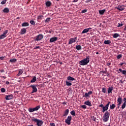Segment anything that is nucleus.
Returning a JSON list of instances; mask_svg holds the SVG:
<instances>
[{
  "label": "nucleus",
  "mask_w": 126,
  "mask_h": 126,
  "mask_svg": "<svg viewBox=\"0 0 126 126\" xmlns=\"http://www.w3.org/2000/svg\"><path fill=\"white\" fill-rule=\"evenodd\" d=\"M90 57L88 56L86 58L82 60L79 62V64H80V65H86V64L89 63V62H90Z\"/></svg>",
  "instance_id": "1"
},
{
  "label": "nucleus",
  "mask_w": 126,
  "mask_h": 126,
  "mask_svg": "<svg viewBox=\"0 0 126 126\" xmlns=\"http://www.w3.org/2000/svg\"><path fill=\"white\" fill-rule=\"evenodd\" d=\"M110 104H111V102L108 101L107 104H106L104 106L102 104L99 105V107L100 108H102V113H104V112L107 111L108 109H109V106H110Z\"/></svg>",
  "instance_id": "2"
},
{
  "label": "nucleus",
  "mask_w": 126,
  "mask_h": 126,
  "mask_svg": "<svg viewBox=\"0 0 126 126\" xmlns=\"http://www.w3.org/2000/svg\"><path fill=\"white\" fill-rule=\"evenodd\" d=\"M110 118V112L106 111L104 114L102 118V121L104 123H107Z\"/></svg>",
  "instance_id": "3"
},
{
  "label": "nucleus",
  "mask_w": 126,
  "mask_h": 126,
  "mask_svg": "<svg viewBox=\"0 0 126 126\" xmlns=\"http://www.w3.org/2000/svg\"><path fill=\"white\" fill-rule=\"evenodd\" d=\"M32 122H34V123H36V126H42L44 124V122H43V121L40 120L37 118H33L32 119Z\"/></svg>",
  "instance_id": "4"
},
{
  "label": "nucleus",
  "mask_w": 126,
  "mask_h": 126,
  "mask_svg": "<svg viewBox=\"0 0 126 126\" xmlns=\"http://www.w3.org/2000/svg\"><path fill=\"white\" fill-rule=\"evenodd\" d=\"M44 38V35L42 34H39L38 35L36 36L34 38V41L36 42V41H41L42 39Z\"/></svg>",
  "instance_id": "5"
},
{
  "label": "nucleus",
  "mask_w": 126,
  "mask_h": 126,
  "mask_svg": "<svg viewBox=\"0 0 126 126\" xmlns=\"http://www.w3.org/2000/svg\"><path fill=\"white\" fill-rule=\"evenodd\" d=\"M77 41V37L71 38L69 39L68 45H71L73 43H75Z\"/></svg>",
  "instance_id": "6"
},
{
  "label": "nucleus",
  "mask_w": 126,
  "mask_h": 126,
  "mask_svg": "<svg viewBox=\"0 0 126 126\" xmlns=\"http://www.w3.org/2000/svg\"><path fill=\"white\" fill-rule=\"evenodd\" d=\"M72 119V117L71 116H69L67 117V119L65 120V123L67 124L68 126L70 125V122H71V120Z\"/></svg>",
  "instance_id": "7"
},
{
  "label": "nucleus",
  "mask_w": 126,
  "mask_h": 126,
  "mask_svg": "<svg viewBox=\"0 0 126 126\" xmlns=\"http://www.w3.org/2000/svg\"><path fill=\"white\" fill-rule=\"evenodd\" d=\"M30 87H31L32 89V93H36L37 92V88L35 85H31Z\"/></svg>",
  "instance_id": "8"
},
{
  "label": "nucleus",
  "mask_w": 126,
  "mask_h": 126,
  "mask_svg": "<svg viewBox=\"0 0 126 126\" xmlns=\"http://www.w3.org/2000/svg\"><path fill=\"white\" fill-rule=\"evenodd\" d=\"M5 99H6V100H11V99H13V95H6L5 97Z\"/></svg>",
  "instance_id": "9"
},
{
  "label": "nucleus",
  "mask_w": 126,
  "mask_h": 126,
  "mask_svg": "<svg viewBox=\"0 0 126 126\" xmlns=\"http://www.w3.org/2000/svg\"><path fill=\"white\" fill-rule=\"evenodd\" d=\"M58 41V37H52L50 39V43H54V42H57Z\"/></svg>",
  "instance_id": "10"
},
{
  "label": "nucleus",
  "mask_w": 126,
  "mask_h": 126,
  "mask_svg": "<svg viewBox=\"0 0 126 126\" xmlns=\"http://www.w3.org/2000/svg\"><path fill=\"white\" fill-rule=\"evenodd\" d=\"M91 29H92V28H91L85 29L82 32L81 34H84L85 33H88V32H89V30H91Z\"/></svg>",
  "instance_id": "11"
},
{
  "label": "nucleus",
  "mask_w": 126,
  "mask_h": 126,
  "mask_svg": "<svg viewBox=\"0 0 126 126\" xmlns=\"http://www.w3.org/2000/svg\"><path fill=\"white\" fill-rule=\"evenodd\" d=\"M113 90H114V87H109L107 90L108 94H110V93H113V92H112Z\"/></svg>",
  "instance_id": "12"
},
{
  "label": "nucleus",
  "mask_w": 126,
  "mask_h": 126,
  "mask_svg": "<svg viewBox=\"0 0 126 126\" xmlns=\"http://www.w3.org/2000/svg\"><path fill=\"white\" fill-rule=\"evenodd\" d=\"M117 102H118V105H122L123 103V98L119 97L117 99Z\"/></svg>",
  "instance_id": "13"
},
{
  "label": "nucleus",
  "mask_w": 126,
  "mask_h": 126,
  "mask_svg": "<svg viewBox=\"0 0 126 126\" xmlns=\"http://www.w3.org/2000/svg\"><path fill=\"white\" fill-rule=\"evenodd\" d=\"M116 8L120 11H123V10H125V7H124V6H118Z\"/></svg>",
  "instance_id": "14"
},
{
  "label": "nucleus",
  "mask_w": 126,
  "mask_h": 126,
  "mask_svg": "<svg viewBox=\"0 0 126 126\" xmlns=\"http://www.w3.org/2000/svg\"><path fill=\"white\" fill-rule=\"evenodd\" d=\"M85 105H87V106H89L90 107H91L92 106V104H91V102L90 101L88 100L87 101H85L84 102Z\"/></svg>",
  "instance_id": "15"
},
{
  "label": "nucleus",
  "mask_w": 126,
  "mask_h": 126,
  "mask_svg": "<svg viewBox=\"0 0 126 126\" xmlns=\"http://www.w3.org/2000/svg\"><path fill=\"white\" fill-rule=\"evenodd\" d=\"M45 5H46L47 7H50V6L52 5V2H51L50 1H47L45 2Z\"/></svg>",
  "instance_id": "16"
},
{
  "label": "nucleus",
  "mask_w": 126,
  "mask_h": 126,
  "mask_svg": "<svg viewBox=\"0 0 126 126\" xmlns=\"http://www.w3.org/2000/svg\"><path fill=\"white\" fill-rule=\"evenodd\" d=\"M24 71H23V69H19V72L17 75V76H20V75H21V74H22V73H23Z\"/></svg>",
  "instance_id": "17"
},
{
  "label": "nucleus",
  "mask_w": 126,
  "mask_h": 126,
  "mask_svg": "<svg viewBox=\"0 0 126 126\" xmlns=\"http://www.w3.org/2000/svg\"><path fill=\"white\" fill-rule=\"evenodd\" d=\"M3 12L4 13H8L9 12V9L7 7L4 8L3 10Z\"/></svg>",
  "instance_id": "18"
},
{
  "label": "nucleus",
  "mask_w": 126,
  "mask_h": 126,
  "mask_svg": "<svg viewBox=\"0 0 126 126\" xmlns=\"http://www.w3.org/2000/svg\"><path fill=\"white\" fill-rule=\"evenodd\" d=\"M26 29L23 28L21 30V34L24 35V34H25L26 33Z\"/></svg>",
  "instance_id": "19"
},
{
  "label": "nucleus",
  "mask_w": 126,
  "mask_h": 126,
  "mask_svg": "<svg viewBox=\"0 0 126 126\" xmlns=\"http://www.w3.org/2000/svg\"><path fill=\"white\" fill-rule=\"evenodd\" d=\"M68 113H69V109H67L64 112V114L63 115V117L67 116L68 115Z\"/></svg>",
  "instance_id": "20"
},
{
  "label": "nucleus",
  "mask_w": 126,
  "mask_h": 126,
  "mask_svg": "<svg viewBox=\"0 0 126 126\" xmlns=\"http://www.w3.org/2000/svg\"><path fill=\"white\" fill-rule=\"evenodd\" d=\"M22 27H27V26H29V23L28 22H25L22 24Z\"/></svg>",
  "instance_id": "21"
},
{
  "label": "nucleus",
  "mask_w": 126,
  "mask_h": 126,
  "mask_svg": "<svg viewBox=\"0 0 126 126\" xmlns=\"http://www.w3.org/2000/svg\"><path fill=\"white\" fill-rule=\"evenodd\" d=\"M105 12H106V9H103L99 11V13L100 15H103Z\"/></svg>",
  "instance_id": "22"
},
{
  "label": "nucleus",
  "mask_w": 126,
  "mask_h": 126,
  "mask_svg": "<svg viewBox=\"0 0 126 126\" xmlns=\"http://www.w3.org/2000/svg\"><path fill=\"white\" fill-rule=\"evenodd\" d=\"M40 108H41V106L40 105H38L37 106H36L34 108H33V112H35V111H38V110H39V109H40Z\"/></svg>",
  "instance_id": "23"
},
{
  "label": "nucleus",
  "mask_w": 126,
  "mask_h": 126,
  "mask_svg": "<svg viewBox=\"0 0 126 126\" xmlns=\"http://www.w3.org/2000/svg\"><path fill=\"white\" fill-rule=\"evenodd\" d=\"M36 80H37V78L36 76H34L32 79L31 81V83H34V82H36Z\"/></svg>",
  "instance_id": "24"
},
{
  "label": "nucleus",
  "mask_w": 126,
  "mask_h": 126,
  "mask_svg": "<svg viewBox=\"0 0 126 126\" xmlns=\"http://www.w3.org/2000/svg\"><path fill=\"white\" fill-rule=\"evenodd\" d=\"M67 80H70L71 81H73V80H75V79H74V78H73L71 76H68V77H67Z\"/></svg>",
  "instance_id": "25"
},
{
  "label": "nucleus",
  "mask_w": 126,
  "mask_h": 126,
  "mask_svg": "<svg viewBox=\"0 0 126 126\" xmlns=\"http://www.w3.org/2000/svg\"><path fill=\"white\" fill-rule=\"evenodd\" d=\"M9 62L12 63H16V62H17V60H16V59H10Z\"/></svg>",
  "instance_id": "26"
},
{
  "label": "nucleus",
  "mask_w": 126,
  "mask_h": 126,
  "mask_svg": "<svg viewBox=\"0 0 126 126\" xmlns=\"http://www.w3.org/2000/svg\"><path fill=\"white\" fill-rule=\"evenodd\" d=\"M104 44L105 45H110L111 44V40H104Z\"/></svg>",
  "instance_id": "27"
},
{
  "label": "nucleus",
  "mask_w": 126,
  "mask_h": 126,
  "mask_svg": "<svg viewBox=\"0 0 126 126\" xmlns=\"http://www.w3.org/2000/svg\"><path fill=\"white\" fill-rule=\"evenodd\" d=\"M115 108H116V104H112V105H110V109L111 110H114V109H115Z\"/></svg>",
  "instance_id": "28"
},
{
  "label": "nucleus",
  "mask_w": 126,
  "mask_h": 126,
  "mask_svg": "<svg viewBox=\"0 0 126 126\" xmlns=\"http://www.w3.org/2000/svg\"><path fill=\"white\" fill-rule=\"evenodd\" d=\"M43 18H44V16L40 15L37 17V20H42Z\"/></svg>",
  "instance_id": "29"
},
{
  "label": "nucleus",
  "mask_w": 126,
  "mask_h": 126,
  "mask_svg": "<svg viewBox=\"0 0 126 126\" xmlns=\"http://www.w3.org/2000/svg\"><path fill=\"white\" fill-rule=\"evenodd\" d=\"M76 49L78 51H80V50H81L82 49V48L81 47V46L80 45H77L76 46Z\"/></svg>",
  "instance_id": "30"
},
{
  "label": "nucleus",
  "mask_w": 126,
  "mask_h": 126,
  "mask_svg": "<svg viewBox=\"0 0 126 126\" xmlns=\"http://www.w3.org/2000/svg\"><path fill=\"white\" fill-rule=\"evenodd\" d=\"M66 85L67 86H71L72 85V84L67 81H66Z\"/></svg>",
  "instance_id": "31"
},
{
  "label": "nucleus",
  "mask_w": 126,
  "mask_h": 126,
  "mask_svg": "<svg viewBox=\"0 0 126 126\" xmlns=\"http://www.w3.org/2000/svg\"><path fill=\"white\" fill-rule=\"evenodd\" d=\"M120 36V34L119 33H114L113 35V38H118Z\"/></svg>",
  "instance_id": "32"
},
{
  "label": "nucleus",
  "mask_w": 126,
  "mask_h": 126,
  "mask_svg": "<svg viewBox=\"0 0 126 126\" xmlns=\"http://www.w3.org/2000/svg\"><path fill=\"white\" fill-rule=\"evenodd\" d=\"M102 92L103 93H107V89L105 88H102Z\"/></svg>",
  "instance_id": "33"
},
{
  "label": "nucleus",
  "mask_w": 126,
  "mask_h": 126,
  "mask_svg": "<svg viewBox=\"0 0 126 126\" xmlns=\"http://www.w3.org/2000/svg\"><path fill=\"white\" fill-rule=\"evenodd\" d=\"M70 114H71V115H72V116H75L76 115L75 111L74 110H72V111H71Z\"/></svg>",
  "instance_id": "34"
},
{
  "label": "nucleus",
  "mask_w": 126,
  "mask_h": 126,
  "mask_svg": "<svg viewBox=\"0 0 126 126\" xmlns=\"http://www.w3.org/2000/svg\"><path fill=\"white\" fill-rule=\"evenodd\" d=\"M126 102H124V103L122 104V109H125V108H126Z\"/></svg>",
  "instance_id": "35"
},
{
  "label": "nucleus",
  "mask_w": 126,
  "mask_h": 126,
  "mask_svg": "<svg viewBox=\"0 0 126 126\" xmlns=\"http://www.w3.org/2000/svg\"><path fill=\"white\" fill-rule=\"evenodd\" d=\"M30 23H31V24H32V25H35L36 22L35 21H34L33 20H31Z\"/></svg>",
  "instance_id": "36"
},
{
  "label": "nucleus",
  "mask_w": 126,
  "mask_h": 126,
  "mask_svg": "<svg viewBox=\"0 0 126 126\" xmlns=\"http://www.w3.org/2000/svg\"><path fill=\"white\" fill-rule=\"evenodd\" d=\"M5 37H6V36H5L4 35H3V34H1V35H0V40L1 39H4V38H5Z\"/></svg>",
  "instance_id": "37"
},
{
  "label": "nucleus",
  "mask_w": 126,
  "mask_h": 126,
  "mask_svg": "<svg viewBox=\"0 0 126 126\" xmlns=\"http://www.w3.org/2000/svg\"><path fill=\"white\" fill-rule=\"evenodd\" d=\"M6 1H7V0H3L1 2V4H5V3H6Z\"/></svg>",
  "instance_id": "38"
},
{
  "label": "nucleus",
  "mask_w": 126,
  "mask_h": 126,
  "mask_svg": "<svg viewBox=\"0 0 126 126\" xmlns=\"http://www.w3.org/2000/svg\"><path fill=\"white\" fill-rule=\"evenodd\" d=\"M124 25V23H123L122 22L119 23H118V26H117V27H122V26H123Z\"/></svg>",
  "instance_id": "39"
},
{
  "label": "nucleus",
  "mask_w": 126,
  "mask_h": 126,
  "mask_svg": "<svg viewBox=\"0 0 126 126\" xmlns=\"http://www.w3.org/2000/svg\"><path fill=\"white\" fill-rule=\"evenodd\" d=\"M29 112H30V113H33V112H34V110H33V108H29Z\"/></svg>",
  "instance_id": "40"
},
{
  "label": "nucleus",
  "mask_w": 126,
  "mask_h": 126,
  "mask_svg": "<svg viewBox=\"0 0 126 126\" xmlns=\"http://www.w3.org/2000/svg\"><path fill=\"white\" fill-rule=\"evenodd\" d=\"M8 33V30H6L5 31L3 32V34L5 36H6V34Z\"/></svg>",
  "instance_id": "41"
},
{
  "label": "nucleus",
  "mask_w": 126,
  "mask_h": 126,
  "mask_svg": "<svg viewBox=\"0 0 126 126\" xmlns=\"http://www.w3.org/2000/svg\"><path fill=\"white\" fill-rule=\"evenodd\" d=\"M92 121H94V122H96V118L94 116L91 117Z\"/></svg>",
  "instance_id": "42"
},
{
  "label": "nucleus",
  "mask_w": 126,
  "mask_h": 126,
  "mask_svg": "<svg viewBox=\"0 0 126 126\" xmlns=\"http://www.w3.org/2000/svg\"><path fill=\"white\" fill-rule=\"evenodd\" d=\"M0 91H1V92H2V93H4V92H5V89H4V88H1Z\"/></svg>",
  "instance_id": "43"
},
{
  "label": "nucleus",
  "mask_w": 126,
  "mask_h": 126,
  "mask_svg": "<svg viewBox=\"0 0 126 126\" xmlns=\"http://www.w3.org/2000/svg\"><path fill=\"white\" fill-rule=\"evenodd\" d=\"M84 97H85V98H87V97H89V94H88V93H86L85 94Z\"/></svg>",
  "instance_id": "44"
},
{
  "label": "nucleus",
  "mask_w": 126,
  "mask_h": 126,
  "mask_svg": "<svg viewBox=\"0 0 126 126\" xmlns=\"http://www.w3.org/2000/svg\"><path fill=\"white\" fill-rule=\"evenodd\" d=\"M123 57V55H122V54H120L119 55L117 56V59L118 60H120V59H121V58H122Z\"/></svg>",
  "instance_id": "45"
},
{
  "label": "nucleus",
  "mask_w": 126,
  "mask_h": 126,
  "mask_svg": "<svg viewBox=\"0 0 126 126\" xmlns=\"http://www.w3.org/2000/svg\"><path fill=\"white\" fill-rule=\"evenodd\" d=\"M50 20H51V18H47L46 20H45V22L46 23H48L49 22Z\"/></svg>",
  "instance_id": "46"
},
{
  "label": "nucleus",
  "mask_w": 126,
  "mask_h": 126,
  "mask_svg": "<svg viewBox=\"0 0 126 126\" xmlns=\"http://www.w3.org/2000/svg\"><path fill=\"white\" fill-rule=\"evenodd\" d=\"M81 107L83 108V109H86V108H87V106H86V105H81Z\"/></svg>",
  "instance_id": "47"
},
{
  "label": "nucleus",
  "mask_w": 126,
  "mask_h": 126,
  "mask_svg": "<svg viewBox=\"0 0 126 126\" xmlns=\"http://www.w3.org/2000/svg\"><path fill=\"white\" fill-rule=\"evenodd\" d=\"M85 12H87V9H84L81 12L82 13H85Z\"/></svg>",
  "instance_id": "48"
},
{
  "label": "nucleus",
  "mask_w": 126,
  "mask_h": 126,
  "mask_svg": "<svg viewBox=\"0 0 126 126\" xmlns=\"http://www.w3.org/2000/svg\"><path fill=\"white\" fill-rule=\"evenodd\" d=\"M122 74H124L125 75H126V70H123L122 72Z\"/></svg>",
  "instance_id": "49"
},
{
  "label": "nucleus",
  "mask_w": 126,
  "mask_h": 126,
  "mask_svg": "<svg viewBox=\"0 0 126 126\" xmlns=\"http://www.w3.org/2000/svg\"><path fill=\"white\" fill-rule=\"evenodd\" d=\"M93 93L92 92V91H90L88 93V94H89V95H91V94H92Z\"/></svg>",
  "instance_id": "50"
},
{
  "label": "nucleus",
  "mask_w": 126,
  "mask_h": 126,
  "mask_svg": "<svg viewBox=\"0 0 126 126\" xmlns=\"http://www.w3.org/2000/svg\"><path fill=\"white\" fill-rule=\"evenodd\" d=\"M92 1V0H86L85 2H86L87 3L88 2H90V1Z\"/></svg>",
  "instance_id": "51"
},
{
  "label": "nucleus",
  "mask_w": 126,
  "mask_h": 126,
  "mask_svg": "<svg viewBox=\"0 0 126 126\" xmlns=\"http://www.w3.org/2000/svg\"><path fill=\"white\" fill-rule=\"evenodd\" d=\"M0 60H1V61H3V60H4V57H0Z\"/></svg>",
  "instance_id": "52"
},
{
  "label": "nucleus",
  "mask_w": 126,
  "mask_h": 126,
  "mask_svg": "<svg viewBox=\"0 0 126 126\" xmlns=\"http://www.w3.org/2000/svg\"><path fill=\"white\" fill-rule=\"evenodd\" d=\"M50 126H56V125L55 123H50Z\"/></svg>",
  "instance_id": "53"
},
{
  "label": "nucleus",
  "mask_w": 126,
  "mask_h": 126,
  "mask_svg": "<svg viewBox=\"0 0 126 126\" xmlns=\"http://www.w3.org/2000/svg\"><path fill=\"white\" fill-rule=\"evenodd\" d=\"M110 65H111V63H106V65H107V66H110Z\"/></svg>",
  "instance_id": "54"
},
{
  "label": "nucleus",
  "mask_w": 126,
  "mask_h": 126,
  "mask_svg": "<svg viewBox=\"0 0 126 126\" xmlns=\"http://www.w3.org/2000/svg\"><path fill=\"white\" fill-rule=\"evenodd\" d=\"M39 48H40V47H39V46H35L33 49L34 50H36V49H39Z\"/></svg>",
  "instance_id": "55"
},
{
  "label": "nucleus",
  "mask_w": 126,
  "mask_h": 126,
  "mask_svg": "<svg viewBox=\"0 0 126 126\" xmlns=\"http://www.w3.org/2000/svg\"><path fill=\"white\" fill-rule=\"evenodd\" d=\"M101 72H102V73H106L107 71H101Z\"/></svg>",
  "instance_id": "56"
},
{
  "label": "nucleus",
  "mask_w": 126,
  "mask_h": 126,
  "mask_svg": "<svg viewBox=\"0 0 126 126\" xmlns=\"http://www.w3.org/2000/svg\"><path fill=\"white\" fill-rule=\"evenodd\" d=\"M123 101H124V103H126V98H124Z\"/></svg>",
  "instance_id": "57"
},
{
  "label": "nucleus",
  "mask_w": 126,
  "mask_h": 126,
  "mask_svg": "<svg viewBox=\"0 0 126 126\" xmlns=\"http://www.w3.org/2000/svg\"><path fill=\"white\" fill-rule=\"evenodd\" d=\"M5 84H6L7 85H8V84H9V82L6 81V82H5Z\"/></svg>",
  "instance_id": "58"
},
{
  "label": "nucleus",
  "mask_w": 126,
  "mask_h": 126,
  "mask_svg": "<svg viewBox=\"0 0 126 126\" xmlns=\"http://www.w3.org/2000/svg\"><path fill=\"white\" fill-rule=\"evenodd\" d=\"M119 71H120V72H123V70L122 69H121V68H119Z\"/></svg>",
  "instance_id": "59"
},
{
  "label": "nucleus",
  "mask_w": 126,
  "mask_h": 126,
  "mask_svg": "<svg viewBox=\"0 0 126 126\" xmlns=\"http://www.w3.org/2000/svg\"><path fill=\"white\" fill-rule=\"evenodd\" d=\"M52 32H53V30H50L49 33H50V34H52Z\"/></svg>",
  "instance_id": "60"
},
{
  "label": "nucleus",
  "mask_w": 126,
  "mask_h": 126,
  "mask_svg": "<svg viewBox=\"0 0 126 126\" xmlns=\"http://www.w3.org/2000/svg\"><path fill=\"white\" fill-rule=\"evenodd\" d=\"M121 106V105H119V104H118V107L117 109H120V106Z\"/></svg>",
  "instance_id": "61"
},
{
  "label": "nucleus",
  "mask_w": 126,
  "mask_h": 126,
  "mask_svg": "<svg viewBox=\"0 0 126 126\" xmlns=\"http://www.w3.org/2000/svg\"><path fill=\"white\" fill-rule=\"evenodd\" d=\"M63 105H66V102H63Z\"/></svg>",
  "instance_id": "62"
},
{
  "label": "nucleus",
  "mask_w": 126,
  "mask_h": 126,
  "mask_svg": "<svg viewBox=\"0 0 126 126\" xmlns=\"http://www.w3.org/2000/svg\"><path fill=\"white\" fill-rule=\"evenodd\" d=\"M124 30V31H126V26H125Z\"/></svg>",
  "instance_id": "63"
},
{
  "label": "nucleus",
  "mask_w": 126,
  "mask_h": 126,
  "mask_svg": "<svg viewBox=\"0 0 126 126\" xmlns=\"http://www.w3.org/2000/svg\"><path fill=\"white\" fill-rule=\"evenodd\" d=\"M124 63H121L120 65H123L124 64Z\"/></svg>",
  "instance_id": "64"
}]
</instances>
